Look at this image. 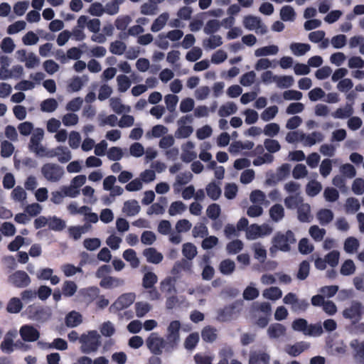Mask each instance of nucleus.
Listing matches in <instances>:
<instances>
[{
	"mask_svg": "<svg viewBox=\"0 0 364 364\" xmlns=\"http://www.w3.org/2000/svg\"><path fill=\"white\" fill-rule=\"evenodd\" d=\"M46 157L56 158L58 162L65 164L72 159L73 155L68 147L60 145L48 150Z\"/></svg>",
	"mask_w": 364,
	"mask_h": 364,
	"instance_id": "nucleus-11",
	"label": "nucleus"
},
{
	"mask_svg": "<svg viewBox=\"0 0 364 364\" xmlns=\"http://www.w3.org/2000/svg\"><path fill=\"white\" fill-rule=\"evenodd\" d=\"M19 334L26 342L36 341L40 337L39 331L32 325H23L19 330Z\"/></svg>",
	"mask_w": 364,
	"mask_h": 364,
	"instance_id": "nucleus-16",
	"label": "nucleus"
},
{
	"mask_svg": "<svg viewBox=\"0 0 364 364\" xmlns=\"http://www.w3.org/2000/svg\"><path fill=\"white\" fill-rule=\"evenodd\" d=\"M44 136V131L41 128H36L32 133L29 141L28 148L39 157H46L48 149L41 143Z\"/></svg>",
	"mask_w": 364,
	"mask_h": 364,
	"instance_id": "nucleus-7",
	"label": "nucleus"
},
{
	"mask_svg": "<svg viewBox=\"0 0 364 364\" xmlns=\"http://www.w3.org/2000/svg\"><path fill=\"white\" fill-rule=\"evenodd\" d=\"M117 90L119 92L124 93L131 87L132 82L129 77L126 75H119L116 79Z\"/></svg>",
	"mask_w": 364,
	"mask_h": 364,
	"instance_id": "nucleus-51",
	"label": "nucleus"
},
{
	"mask_svg": "<svg viewBox=\"0 0 364 364\" xmlns=\"http://www.w3.org/2000/svg\"><path fill=\"white\" fill-rule=\"evenodd\" d=\"M168 341L160 336L157 333H151L146 338V343L149 350L154 355H159L164 351L172 352L174 349L169 347Z\"/></svg>",
	"mask_w": 364,
	"mask_h": 364,
	"instance_id": "nucleus-5",
	"label": "nucleus"
},
{
	"mask_svg": "<svg viewBox=\"0 0 364 364\" xmlns=\"http://www.w3.org/2000/svg\"><path fill=\"white\" fill-rule=\"evenodd\" d=\"M141 210V207L137 200L134 199L127 200L124 203L122 213L127 216H134L137 215Z\"/></svg>",
	"mask_w": 364,
	"mask_h": 364,
	"instance_id": "nucleus-28",
	"label": "nucleus"
},
{
	"mask_svg": "<svg viewBox=\"0 0 364 364\" xmlns=\"http://www.w3.org/2000/svg\"><path fill=\"white\" fill-rule=\"evenodd\" d=\"M77 290V286L73 281L66 280L62 286V294L66 297L73 296Z\"/></svg>",
	"mask_w": 364,
	"mask_h": 364,
	"instance_id": "nucleus-56",
	"label": "nucleus"
},
{
	"mask_svg": "<svg viewBox=\"0 0 364 364\" xmlns=\"http://www.w3.org/2000/svg\"><path fill=\"white\" fill-rule=\"evenodd\" d=\"M237 111V105L233 102H228L220 106L218 109V115L221 117H225L236 113Z\"/></svg>",
	"mask_w": 364,
	"mask_h": 364,
	"instance_id": "nucleus-44",
	"label": "nucleus"
},
{
	"mask_svg": "<svg viewBox=\"0 0 364 364\" xmlns=\"http://www.w3.org/2000/svg\"><path fill=\"white\" fill-rule=\"evenodd\" d=\"M193 178V175L191 172H183L178 174L176 177L175 182L173 184L175 193L181 191V186L188 183Z\"/></svg>",
	"mask_w": 364,
	"mask_h": 364,
	"instance_id": "nucleus-29",
	"label": "nucleus"
},
{
	"mask_svg": "<svg viewBox=\"0 0 364 364\" xmlns=\"http://www.w3.org/2000/svg\"><path fill=\"white\" fill-rule=\"evenodd\" d=\"M326 231L324 228H321L316 225H311L309 229V234L315 242H321Z\"/></svg>",
	"mask_w": 364,
	"mask_h": 364,
	"instance_id": "nucleus-50",
	"label": "nucleus"
},
{
	"mask_svg": "<svg viewBox=\"0 0 364 364\" xmlns=\"http://www.w3.org/2000/svg\"><path fill=\"white\" fill-rule=\"evenodd\" d=\"M17 336V331L16 330H11L8 331L3 341L0 345L1 350L7 353H11L14 350V340Z\"/></svg>",
	"mask_w": 364,
	"mask_h": 364,
	"instance_id": "nucleus-24",
	"label": "nucleus"
},
{
	"mask_svg": "<svg viewBox=\"0 0 364 364\" xmlns=\"http://www.w3.org/2000/svg\"><path fill=\"white\" fill-rule=\"evenodd\" d=\"M80 343L83 353H95L101 346V336L95 330L89 331L80 336Z\"/></svg>",
	"mask_w": 364,
	"mask_h": 364,
	"instance_id": "nucleus-4",
	"label": "nucleus"
},
{
	"mask_svg": "<svg viewBox=\"0 0 364 364\" xmlns=\"http://www.w3.org/2000/svg\"><path fill=\"white\" fill-rule=\"evenodd\" d=\"M279 48L277 45H269L257 48L254 51L255 57L261 58L269 55H276L278 54Z\"/></svg>",
	"mask_w": 364,
	"mask_h": 364,
	"instance_id": "nucleus-30",
	"label": "nucleus"
},
{
	"mask_svg": "<svg viewBox=\"0 0 364 364\" xmlns=\"http://www.w3.org/2000/svg\"><path fill=\"white\" fill-rule=\"evenodd\" d=\"M297 218L301 223H309L313 218L311 205L303 202L297 208Z\"/></svg>",
	"mask_w": 364,
	"mask_h": 364,
	"instance_id": "nucleus-23",
	"label": "nucleus"
},
{
	"mask_svg": "<svg viewBox=\"0 0 364 364\" xmlns=\"http://www.w3.org/2000/svg\"><path fill=\"white\" fill-rule=\"evenodd\" d=\"M235 269V263L234 261L226 259L223 260L219 265V269L223 274L230 275Z\"/></svg>",
	"mask_w": 364,
	"mask_h": 364,
	"instance_id": "nucleus-60",
	"label": "nucleus"
},
{
	"mask_svg": "<svg viewBox=\"0 0 364 364\" xmlns=\"http://www.w3.org/2000/svg\"><path fill=\"white\" fill-rule=\"evenodd\" d=\"M262 296L267 299L276 301L282 296V291L277 287H271L262 291Z\"/></svg>",
	"mask_w": 364,
	"mask_h": 364,
	"instance_id": "nucleus-49",
	"label": "nucleus"
},
{
	"mask_svg": "<svg viewBox=\"0 0 364 364\" xmlns=\"http://www.w3.org/2000/svg\"><path fill=\"white\" fill-rule=\"evenodd\" d=\"M11 198L16 203L24 204L27 198V193L23 187L17 186L11 191Z\"/></svg>",
	"mask_w": 364,
	"mask_h": 364,
	"instance_id": "nucleus-39",
	"label": "nucleus"
},
{
	"mask_svg": "<svg viewBox=\"0 0 364 364\" xmlns=\"http://www.w3.org/2000/svg\"><path fill=\"white\" fill-rule=\"evenodd\" d=\"M181 324L178 321L170 322L166 329V339L168 341L169 347L176 349L180 341V330Z\"/></svg>",
	"mask_w": 364,
	"mask_h": 364,
	"instance_id": "nucleus-10",
	"label": "nucleus"
},
{
	"mask_svg": "<svg viewBox=\"0 0 364 364\" xmlns=\"http://www.w3.org/2000/svg\"><path fill=\"white\" fill-rule=\"evenodd\" d=\"M58 107L57 100L54 98L45 100L41 103V109L44 112H53Z\"/></svg>",
	"mask_w": 364,
	"mask_h": 364,
	"instance_id": "nucleus-63",
	"label": "nucleus"
},
{
	"mask_svg": "<svg viewBox=\"0 0 364 364\" xmlns=\"http://www.w3.org/2000/svg\"><path fill=\"white\" fill-rule=\"evenodd\" d=\"M41 173L44 179L49 183H58L65 175L63 166L57 163L48 162L41 168Z\"/></svg>",
	"mask_w": 364,
	"mask_h": 364,
	"instance_id": "nucleus-6",
	"label": "nucleus"
},
{
	"mask_svg": "<svg viewBox=\"0 0 364 364\" xmlns=\"http://www.w3.org/2000/svg\"><path fill=\"white\" fill-rule=\"evenodd\" d=\"M109 104L112 110L117 114L129 113L132 109L129 105L123 104L122 100L117 97L109 98Z\"/></svg>",
	"mask_w": 364,
	"mask_h": 364,
	"instance_id": "nucleus-22",
	"label": "nucleus"
},
{
	"mask_svg": "<svg viewBox=\"0 0 364 364\" xmlns=\"http://www.w3.org/2000/svg\"><path fill=\"white\" fill-rule=\"evenodd\" d=\"M310 347L309 343L300 341L294 344H287L284 346V352L289 355L296 357Z\"/></svg>",
	"mask_w": 364,
	"mask_h": 364,
	"instance_id": "nucleus-20",
	"label": "nucleus"
},
{
	"mask_svg": "<svg viewBox=\"0 0 364 364\" xmlns=\"http://www.w3.org/2000/svg\"><path fill=\"white\" fill-rule=\"evenodd\" d=\"M136 295L134 293H125L119 296L117 300L110 306L109 310L112 312H117L128 308L135 301Z\"/></svg>",
	"mask_w": 364,
	"mask_h": 364,
	"instance_id": "nucleus-13",
	"label": "nucleus"
},
{
	"mask_svg": "<svg viewBox=\"0 0 364 364\" xmlns=\"http://www.w3.org/2000/svg\"><path fill=\"white\" fill-rule=\"evenodd\" d=\"M143 256L149 263L157 264L164 259L163 255L154 247H148L143 250Z\"/></svg>",
	"mask_w": 364,
	"mask_h": 364,
	"instance_id": "nucleus-25",
	"label": "nucleus"
},
{
	"mask_svg": "<svg viewBox=\"0 0 364 364\" xmlns=\"http://www.w3.org/2000/svg\"><path fill=\"white\" fill-rule=\"evenodd\" d=\"M205 191L208 196L213 200H217L221 196V188L218 184L213 181L209 183L205 187Z\"/></svg>",
	"mask_w": 364,
	"mask_h": 364,
	"instance_id": "nucleus-41",
	"label": "nucleus"
},
{
	"mask_svg": "<svg viewBox=\"0 0 364 364\" xmlns=\"http://www.w3.org/2000/svg\"><path fill=\"white\" fill-rule=\"evenodd\" d=\"M360 247L359 240L354 237H349L346 239L343 244V249L348 254L355 253Z\"/></svg>",
	"mask_w": 364,
	"mask_h": 364,
	"instance_id": "nucleus-43",
	"label": "nucleus"
},
{
	"mask_svg": "<svg viewBox=\"0 0 364 364\" xmlns=\"http://www.w3.org/2000/svg\"><path fill=\"white\" fill-rule=\"evenodd\" d=\"M160 288L163 293L167 296L175 294L176 289L175 284L171 278H166L160 284Z\"/></svg>",
	"mask_w": 364,
	"mask_h": 364,
	"instance_id": "nucleus-53",
	"label": "nucleus"
},
{
	"mask_svg": "<svg viewBox=\"0 0 364 364\" xmlns=\"http://www.w3.org/2000/svg\"><path fill=\"white\" fill-rule=\"evenodd\" d=\"M181 149V159L183 162L189 163L196 159L197 153L194 151L195 144L193 141H186L182 145Z\"/></svg>",
	"mask_w": 364,
	"mask_h": 364,
	"instance_id": "nucleus-19",
	"label": "nucleus"
},
{
	"mask_svg": "<svg viewBox=\"0 0 364 364\" xmlns=\"http://www.w3.org/2000/svg\"><path fill=\"white\" fill-rule=\"evenodd\" d=\"M11 60L7 55L0 53V80L20 79L24 74L21 65H15L9 68Z\"/></svg>",
	"mask_w": 364,
	"mask_h": 364,
	"instance_id": "nucleus-1",
	"label": "nucleus"
},
{
	"mask_svg": "<svg viewBox=\"0 0 364 364\" xmlns=\"http://www.w3.org/2000/svg\"><path fill=\"white\" fill-rule=\"evenodd\" d=\"M289 49L294 55L301 56L310 50L311 46L307 43H292L289 46Z\"/></svg>",
	"mask_w": 364,
	"mask_h": 364,
	"instance_id": "nucleus-40",
	"label": "nucleus"
},
{
	"mask_svg": "<svg viewBox=\"0 0 364 364\" xmlns=\"http://www.w3.org/2000/svg\"><path fill=\"white\" fill-rule=\"evenodd\" d=\"M272 231V227L268 224L264 223L261 225L252 224L246 230V238L250 240H254L259 237L269 235Z\"/></svg>",
	"mask_w": 364,
	"mask_h": 364,
	"instance_id": "nucleus-9",
	"label": "nucleus"
},
{
	"mask_svg": "<svg viewBox=\"0 0 364 364\" xmlns=\"http://www.w3.org/2000/svg\"><path fill=\"white\" fill-rule=\"evenodd\" d=\"M223 43V38L220 35H211L209 38L203 39L202 45L205 49L213 50Z\"/></svg>",
	"mask_w": 364,
	"mask_h": 364,
	"instance_id": "nucleus-37",
	"label": "nucleus"
},
{
	"mask_svg": "<svg viewBox=\"0 0 364 364\" xmlns=\"http://www.w3.org/2000/svg\"><path fill=\"white\" fill-rule=\"evenodd\" d=\"M89 78L87 75L74 76L68 82L67 90L70 92H79L87 83Z\"/></svg>",
	"mask_w": 364,
	"mask_h": 364,
	"instance_id": "nucleus-21",
	"label": "nucleus"
},
{
	"mask_svg": "<svg viewBox=\"0 0 364 364\" xmlns=\"http://www.w3.org/2000/svg\"><path fill=\"white\" fill-rule=\"evenodd\" d=\"M123 258L129 263L132 268H137L140 264L136 252L133 249L126 250L122 254Z\"/></svg>",
	"mask_w": 364,
	"mask_h": 364,
	"instance_id": "nucleus-42",
	"label": "nucleus"
},
{
	"mask_svg": "<svg viewBox=\"0 0 364 364\" xmlns=\"http://www.w3.org/2000/svg\"><path fill=\"white\" fill-rule=\"evenodd\" d=\"M291 166L289 164H284L280 166L276 171V173L272 176V179H267V183L270 184L272 181L276 183L279 181L284 180L290 173Z\"/></svg>",
	"mask_w": 364,
	"mask_h": 364,
	"instance_id": "nucleus-26",
	"label": "nucleus"
},
{
	"mask_svg": "<svg viewBox=\"0 0 364 364\" xmlns=\"http://www.w3.org/2000/svg\"><path fill=\"white\" fill-rule=\"evenodd\" d=\"M82 322V316L80 313L73 311L65 318V324L68 327L73 328L77 326Z\"/></svg>",
	"mask_w": 364,
	"mask_h": 364,
	"instance_id": "nucleus-48",
	"label": "nucleus"
},
{
	"mask_svg": "<svg viewBox=\"0 0 364 364\" xmlns=\"http://www.w3.org/2000/svg\"><path fill=\"white\" fill-rule=\"evenodd\" d=\"M99 125L100 127H104L105 125H109L112 127H115L118 124V118L114 114H109L107 116L100 115L98 117Z\"/></svg>",
	"mask_w": 364,
	"mask_h": 364,
	"instance_id": "nucleus-61",
	"label": "nucleus"
},
{
	"mask_svg": "<svg viewBox=\"0 0 364 364\" xmlns=\"http://www.w3.org/2000/svg\"><path fill=\"white\" fill-rule=\"evenodd\" d=\"M23 308V304L20 299L17 297L11 298L8 302L6 310L11 314H17Z\"/></svg>",
	"mask_w": 364,
	"mask_h": 364,
	"instance_id": "nucleus-64",
	"label": "nucleus"
},
{
	"mask_svg": "<svg viewBox=\"0 0 364 364\" xmlns=\"http://www.w3.org/2000/svg\"><path fill=\"white\" fill-rule=\"evenodd\" d=\"M198 251L196 246L191 242H186L183 245L182 254L188 260H192L196 255Z\"/></svg>",
	"mask_w": 364,
	"mask_h": 364,
	"instance_id": "nucleus-54",
	"label": "nucleus"
},
{
	"mask_svg": "<svg viewBox=\"0 0 364 364\" xmlns=\"http://www.w3.org/2000/svg\"><path fill=\"white\" fill-rule=\"evenodd\" d=\"M29 317L33 321L44 322L48 320L51 316L48 308L30 306Z\"/></svg>",
	"mask_w": 364,
	"mask_h": 364,
	"instance_id": "nucleus-17",
	"label": "nucleus"
},
{
	"mask_svg": "<svg viewBox=\"0 0 364 364\" xmlns=\"http://www.w3.org/2000/svg\"><path fill=\"white\" fill-rule=\"evenodd\" d=\"M322 190V185L320 182L312 180L306 186V193L311 197L316 196Z\"/></svg>",
	"mask_w": 364,
	"mask_h": 364,
	"instance_id": "nucleus-59",
	"label": "nucleus"
},
{
	"mask_svg": "<svg viewBox=\"0 0 364 364\" xmlns=\"http://www.w3.org/2000/svg\"><path fill=\"white\" fill-rule=\"evenodd\" d=\"M186 210V204L181 200H176L170 204L168 213L171 216H176L177 215H181Z\"/></svg>",
	"mask_w": 364,
	"mask_h": 364,
	"instance_id": "nucleus-52",
	"label": "nucleus"
},
{
	"mask_svg": "<svg viewBox=\"0 0 364 364\" xmlns=\"http://www.w3.org/2000/svg\"><path fill=\"white\" fill-rule=\"evenodd\" d=\"M169 19V14L167 12L161 14L152 23L150 30L156 33L162 30L167 23Z\"/></svg>",
	"mask_w": 364,
	"mask_h": 364,
	"instance_id": "nucleus-34",
	"label": "nucleus"
},
{
	"mask_svg": "<svg viewBox=\"0 0 364 364\" xmlns=\"http://www.w3.org/2000/svg\"><path fill=\"white\" fill-rule=\"evenodd\" d=\"M280 18L284 21H294L296 18V12L294 8L287 5L280 10Z\"/></svg>",
	"mask_w": 364,
	"mask_h": 364,
	"instance_id": "nucleus-55",
	"label": "nucleus"
},
{
	"mask_svg": "<svg viewBox=\"0 0 364 364\" xmlns=\"http://www.w3.org/2000/svg\"><path fill=\"white\" fill-rule=\"evenodd\" d=\"M251 312L254 317L257 316L258 312H261L266 316H270L272 313V306L268 302L257 303L252 306Z\"/></svg>",
	"mask_w": 364,
	"mask_h": 364,
	"instance_id": "nucleus-38",
	"label": "nucleus"
},
{
	"mask_svg": "<svg viewBox=\"0 0 364 364\" xmlns=\"http://www.w3.org/2000/svg\"><path fill=\"white\" fill-rule=\"evenodd\" d=\"M295 242L296 238L291 230L277 232L272 240V246L269 249L270 253L274 254L277 250L289 252L291 250V245Z\"/></svg>",
	"mask_w": 364,
	"mask_h": 364,
	"instance_id": "nucleus-3",
	"label": "nucleus"
},
{
	"mask_svg": "<svg viewBox=\"0 0 364 364\" xmlns=\"http://www.w3.org/2000/svg\"><path fill=\"white\" fill-rule=\"evenodd\" d=\"M270 218L275 223L282 220L285 216V210L282 205L277 203L273 205L269 210Z\"/></svg>",
	"mask_w": 364,
	"mask_h": 364,
	"instance_id": "nucleus-35",
	"label": "nucleus"
},
{
	"mask_svg": "<svg viewBox=\"0 0 364 364\" xmlns=\"http://www.w3.org/2000/svg\"><path fill=\"white\" fill-rule=\"evenodd\" d=\"M287 331L286 327L279 323L271 324L267 330V333L271 339H278L285 336Z\"/></svg>",
	"mask_w": 364,
	"mask_h": 364,
	"instance_id": "nucleus-27",
	"label": "nucleus"
},
{
	"mask_svg": "<svg viewBox=\"0 0 364 364\" xmlns=\"http://www.w3.org/2000/svg\"><path fill=\"white\" fill-rule=\"evenodd\" d=\"M111 272L112 268L107 264L102 265L97 269L95 277L98 279H101L100 286L102 288L110 289L124 285V279L109 275Z\"/></svg>",
	"mask_w": 364,
	"mask_h": 364,
	"instance_id": "nucleus-2",
	"label": "nucleus"
},
{
	"mask_svg": "<svg viewBox=\"0 0 364 364\" xmlns=\"http://www.w3.org/2000/svg\"><path fill=\"white\" fill-rule=\"evenodd\" d=\"M193 118L191 114H186L180 117L177 121L178 128L175 132V136L177 139H186L189 137L193 132V128L191 125Z\"/></svg>",
	"mask_w": 364,
	"mask_h": 364,
	"instance_id": "nucleus-8",
	"label": "nucleus"
},
{
	"mask_svg": "<svg viewBox=\"0 0 364 364\" xmlns=\"http://www.w3.org/2000/svg\"><path fill=\"white\" fill-rule=\"evenodd\" d=\"M363 306L357 301H353L350 306L346 308L343 311L344 318L350 319L353 322L358 321L363 314Z\"/></svg>",
	"mask_w": 364,
	"mask_h": 364,
	"instance_id": "nucleus-14",
	"label": "nucleus"
},
{
	"mask_svg": "<svg viewBox=\"0 0 364 364\" xmlns=\"http://www.w3.org/2000/svg\"><path fill=\"white\" fill-rule=\"evenodd\" d=\"M279 108L276 105L266 107L260 114L262 120L264 122H269L272 120L278 114Z\"/></svg>",
	"mask_w": 364,
	"mask_h": 364,
	"instance_id": "nucleus-57",
	"label": "nucleus"
},
{
	"mask_svg": "<svg viewBox=\"0 0 364 364\" xmlns=\"http://www.w3.org/2000/svg\"><path fill=\"white\" fill-rule=\"evenodd\" d=\"M37 278L42 280L49 279L53 285H56L60 282V278L57 275H53V269L48 267L41 269L37 273Z\"/></svg>",
	"mask_w": 364,
	"mask_h": 364,
	"instance_id": "nucleus-31",
	"label": "nucleus"
},
{
	"mask_svg": "<svg viewBox=\"0 0 364 364\" xmlns=\"http://www.w3.org/2000/svg\"><path fill=\"white\" fill-rule=\"evenodd\" d=\"M109 49L112 54L121 55L124 53L127 49V45L125 43L117 40L110 43Z\"/></svg>",
	"mask_w": 364,
	"mask_h": 364,
	"instance_id": "nucleus-62",
	"label": "nucleus"
},
{
	"mask_svg": "<svg viewBox=\"0 0 364 364\" xmlns=\"http://www.w3.org/2000/svg\"><path fill=\"white\" fill-rule=\"evenodd\" d=\"M254 257L259 262L263 263L267 259V250L260 242H255L252 245Z\"/></svg>",
	"mask_w": 364,
	"mask_h": 364,
	"instance_id": "nucleus-47",
	"label": "nucleus"
},
{
	"mask_svg": "<svg viewBox=\"0 0 364 364\" xmlns=\"http://www.w3.org/2000/svg\"><path fill=\"white\" fill-rule=\"evenodd\" d=\"M270 355L262 351L253 352L250 355L249 364H269Z\"/></svg>",
	"mask_w": 364,
	"mask_h": 364,
	"instance_id": "nucleus-33",
	"label": "nucleus"
},
{
	"mask_svg": "<svg viewBox=\"0 0 364 364\" xmlns=\"http://www.w3.org/2000/svg\"><path fill=\"white\" fill-rule=\"evenodd\" d=\"M324 138V134L321 132L315 131L309 134L303 132L301 144L304 146L311 147L322 142Z\"/></svg>",
	"mask_w": 364,
	"mask_h": 364,
	"instance_id": "nucleus-18",
	"label": "nucleus"
},
{
	"mask_svg": "<svg viewBox=\"0 0 364 364\" xmlns=\"http://www.w3.org/2000/svg\"><path fill=\"white\" fill-rule=\"evenodd\" d=\"M90 225L85 224L82 226H73L70 227L68 230L69 235L74 240H78L80 238L82 234L87 232L90 229Z\"/></svg>",
	"mask_w": 364,
	"mask_h": 364,
	"instance_id": "nucleus-58",
	"label": "nucleus"
},
{
	"mask_svg": "<svg viewBox=\"0 0 364 364\" xmlns=\"http://www.w3.org/2000/svg\"><path fill=\"white\" fill-rule=\"evenodd\" d=\"M243 26L249 31H255L257 33L263 35L267 31V28L264 25L259 17L248 15L243 18Z\"/></svg>",
	"mask_w": 364,
	"mask_h": 364,
	"instance_id": "nucleus-12",
	"label": "nucleus"
},
{
	"mask_svg": "<svg viewBox=\"0 0 364 364\" xmlns=\"http://www.w3.org/2000/svg\"><path fill=\"white\" fill-rule=\"evenodd\" d=\"M316 218L321 225H326L333 220L334 213L330 209L321 208L316 213Z\"/></svg>",
	"mask_w": 364,
	"mask_h": 364,
	"instance_id": "nucleus-36",
	"label": "nucleus"
},
{
	"mask_svg": "<svg viewBox=\"0 0 364 364\" xmlns=\"http://www.w3.org/2000/svg\"><path fill=\"white\" fill-rule=\"evenodd\" d=\"M168 132V129L162 124H157L154 126L151 129L146 132V136L147 138H159L165 136Z\"/></svg>",
	"mask_w": 364,
	"mask_h": 364,
	"instance_id": "nucleus-45",
	"label": "nucleus"
},
{
	"mask_svg": "<svg viewBox=\"0 0 364 364\" xmlns=\"http://www.w3.org/2000/svg\"><path fill=\"white\" fill-rule=\"evenodd\" d=\"M304 202V198L299 194L289 195L284 200V203L287 209H294L297 208Z\"/></svg>",
	"mask_w": 364,
	"mask_h": 364,
	"instance_id": "nucleus-46",
	"label": "nucleus"
},
{
	"mask_svg": "<svg viewBox=\"0 0 364 364\" xmlns=\"http://www.w3.org/2000/svg\"><path fill=\"white\" fill-rule=\"evenodd\" d=\"M8 281L16 287L23 288L30 284L31 278L26 272L18 270L9 277Z\"/></svg>",
	"mask_w": 364,
	"mask_h": 364,
	"instance_id": "nucleus-15",
	"label": "nucleus"
},
{
	"mask_svg": "<svg viewBox=\"0 0 364 364\" xmlns=\"http://www.w3.org/2000/svg\"><path fill=\"white\" fill-rule=\"evenodd\" d=\"M354 113V109L351 104H346L343 107H338L331 114L334 119H346L349 118Z\"/></svg>",
	"mask_w": 364,
	"mask_h": 364,
	"instance_id": "nucleus-32",
	"label": "nucleus"
}]
</instances>
